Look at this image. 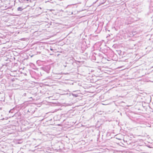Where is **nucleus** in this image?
Wrapping results in <instances>:
<instances>
[{"instance_id":"7","label":"nucleus","mask_w":153,"mask_h":153,"mask_svg":"<svg viewBox=\"0 0 153 153\" xmlns=\"http://www.w3.org/2000/svg\"><path fill=\"white\" fill-rule=\"evenodd\" d=\"M59 74V75H62V73H59L58 74Z\"/></svg>"},{"instance_id":"3","label":"nucleus","mask_w":153,"mask_h":153,"mask_svg":"<svg viewBox=\"0 0 153 153\" xmlns=\"http://www.w3.org/2000/svg\"><path fill=\"white\" fill-rule=\"evenodd\" d=\"M23 10V9H22L21 7H19L18 8H17V10L18 11H22V10Z\"/></svg>"},{"instance_id":"4","label":"nucleus","mask_w":153,"mask_h":153,"mask_svg":"<svg viewBox=\"0 0 153 153\" xmlns=\"http://www.w3.org/2000/svg\"><path fill=\"white\" fill-rule=\"evenodd\" d=\"M100 51H102V52H103V53H104L105 52V51H106V50H103V49H102V48H100Z\"/></svg>"},{"instance_id":"2","label":"nucleus","mask_w":153,"mask_h":153,"mask_svg":"<svg viewBox=\"0 0 153 153\" xmlns=\"http://www.w3.org/2000/svg\"><path fill=\"white\" fill-rule=\"evenodd\" d=\"M97 58L98 59L102 61V59H105V58H104L102 54L101 53H99L97 56Z\"/></svg>"},{"instance_id":"1","label":"nucleus","mask_w":153,"mask_h":153,"mask_svg":"<svg viewBox=\"0 0 153 153\" xmlns=\"http://www.w3.org/2000/svg\"><path fill=\"white\" fill-rule=\"evenodd\" d=\"M51 68L50 66L48 65L42 67L41 68L42 70L46 72L47 73H48L50 72Z\"/></svg>"},{"instance_id":"5","label":"nucleus","mask_w":153,"mask_h":153,"mask_svg":"<svg viewBox=\"0 0 153 153\" xmlns=\"http://www.w3.org/2000/svg\"><path fill=\"white\" fill-rule=\"evenodd\" d=\"M92 58L93 59L95 60L96 59V58L94 56H92Z\"/></svg>"},{"instance_id":"9","label":"nucleus","mask_w":153,"mask_h":153,"mask_svg":"<svg viewBox=\"0 0 153 153\" xmlns=\"http://www.w3.org/2000/svg\"><path fill=\"white\" fill-rule=\"evenodd\" d=\"M50 50L51 51H52L53 50V49H52V48H50Z\"/></svg>"},{"instance_id":"8","label":"nucleus","mask_w":153,"mask_h":153,"mask_svg":"<svg viewBox=\"0 0 153 153\" xmlns=\"http://www.w3.org/2000/svg\"><path fill=\"white\" fill-rule=\"evenodd\" d=\"M12 110H10L9 111V113H11V111Z\"/></svg>"},{"instance_id":"6","label":"nucleus","mask_w":153,"mask_h":153,"mask_svg":"<svg viewBox=\"0 0 153 153\" xmlns=\"http://www.w3.org/2000/svg\"><path fill=\"white\" fill-rule=\"evenodd\" d=\"M73 95L75 97H78V94H73Z\"/></svg>"}]
</instances>
